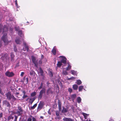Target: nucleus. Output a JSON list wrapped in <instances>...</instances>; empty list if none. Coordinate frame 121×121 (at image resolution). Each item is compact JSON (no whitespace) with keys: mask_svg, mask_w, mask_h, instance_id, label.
<instances>
[{"mask_svg":"<svg viewBox=\"0 0 121 121\" xmlns=\"http://www.w3.org/2000/svg\"><path fill=\"white\" fill-rule=\"evenodd\" d=\"M78 88V86L76 84H74L73 86V88L75 90H77Z\"/></svg>","mask_w":121,"mask_h":121,"instance_id":"obj_20","label":"nucleus"},{"mask_svg":"<svg viewBox=\"0 0 121 121\" xmlns=\"http://www.w3.org/2000/svg\"><path fill=\"white\" fill-rule=\"evenodd\" d=\"M68 91L70 93L72 92V89L70 88H69L68 89Z\"/></svg>","mask_w":121,"mask_h":121,"instance_id":"obj_43","label":"nucleus"},{"mask_svg":"<svg viewBox=\"0 0 121 121\" xmlns=\"http://www.w3.org/2000/svg\"><path fill=\"white\" fill-rule=\"evenodd\" d=\"M68 109L64 107H63V109L62 110L61 112L63 113H65L68 112Z\"/></svg>","mask_w":121,"mask_h":121,"instance_id":"obj_16","label":"nucleus"},{"mask_svg":"<svg viewBox=\"0 0 121 121\" xmlns=\"http://www.w3.org/2000/svg\"><path fill=\"white\" fill-rule=\"evenodd\" d=\"M39 63L40 64H41L42 63V60H40L39 61Z\"/></svg>","mask_w":121,"mask_h":121,"instance_id":"obj_51","label":"nucleus"},{"mask_svg":"<svg viewBox=\"0 0 121 121\" xmlns=\"http://www.w3.org/2000/svg\"><path fill=\"white\" fill-rule=\"evenodd\" d=\"M36 95V92L35 91L31 94V97H34Z\"/></svg>","mask_w":121,"mask_h":121,"instance_id":"obj_32","label":"nucleus"},{"mask_svg":"<svg viewBox=\"0 0 121 121\" xmlns=\"http://www.w3.org/2000/svg\"><path fill=\"white\" fill-rule=\"evenodd\" d=\"M66 58L65 57H64L63 58H62L61 60V63H62L64 64H66Z\"/></svg>","mask_w":121,"mask_h":121,"instance_id":"obj_14","label":"nucleus"},{"mask_svg":"<svg viewBox=\"0 0 121 121\" xmlns=\"http://www.w3.org/2000/svg\"><path fill=\"white\" fill-rule=\"evenodd\" d=\"M25 73L24 72H22L20 74V76L21 77H23L24 74Z\"/></svg>","mask_w":121,"mask_h":121,"instance_id":"obj_46","label":"nucleus"},{"mask_svg":"<svg viewBox=\"0 0 121 121\" xmlns=\"http://www.w3.org/2000/svg\"><path fill=\"white\" fill-rule=\"evenodd\" d=\"M17 110V112H16V114H17L18 116H22L23 111L22 107L20 106H18Z\"/></svg>","mask_w":121,"mask_h":121,"instance_id":"obj_3","label":"nucleus"},{"mask_svg":"<svg viewBox=\"0 0 121 121\" xmlns=\"http://www.w3.org/2000/svg\"><path fill=\"white\" fill-rule=\"evenodd\" d=\"M22 31L21 30H20L18 31V35L21 37H22Z\"/></svg>","mask_w":121,"mask_h":121,"instance_id":"obj_30","label":"nucleus"},{"mask_svg":"<svg viewBox=\"0 0 121 121\" xmlns=\"http://www.w3.org/2000/svg\"><path fill=\"white\" fill-rule=\"evenodd\" d=\"M43 58H44V56L43 55H41V59H43Z\"/></svg>","mask_w":121,"mask_h":121,"instance_id":"obj_56","label":"nucleus"},{"mask_svg":"<svg viewBox=\"0 0 121 121\" xmlns=\"http://www.w3.org/2000/svg\"><path fill=\"white\" fill-rule=\"evenodd\" d=\"M8 28L6 26H4L3 28V34L4 33H7Z\"/></svg>","mask_w":121,"mask_h":121,"instance_id":"obj_13","label":"nucleus"},{"mask_svg":"<svg viewBox=\"0 0 121 121\" xmlns=\"http://www.w3.org/2000/svg\"><path fill=\"white\" fill-rule=\"evenodd\" d=\"M2 26L0 24V33L2 31Z\"/></svg>","mask_w":121,"mask_h":121,"instance_id":"obj_47","label":"nucleus"},{"mask_svg":"<svg viewBox=\"0 0 121 121\" xmlns=\"http://www.w3.org/2000/svg\"><path fill=\"white\" fill-rule=\"evenodd\" d=\"M19 94V93H18V92H17L16 94V95H18Z\"/></svg>","mask_w":121,"mask_h":121,"instance_id":"obj_60","label":"nucleus"},{"mask_svg":"<svg viewBox=\"0 0 121 121\" xmlns=\"http://www.w3.org/2000/svg\"><path fill=\"white\" fill-rule=\"evenodd\" d=\"M56 115L57 116H59V112L58 111H57L56 112Z\"/></svg>","mask_w":121,"mask_h":121,"instance_id":"obj_40","label":"nucleus"},{"mask_svg":"<svg viewBox=\"0 0 121 121\" xmlns=\"http://www.w3.org/2000/svg\"><path fill=\"white\" fill-rule=\"evenodd\" d=\"M23 45L24 46V47L25 48H23V50L24 51H25L26 50L27 52H28L29 50V48L28 46L27 45L26 43L24 42L23 43Z\"/></svg>","mask_w":121,"mask_h":121,"instance_id":"obj_9","label":"nucleus"},{"mask_svg":"<svg viewBox=\"0 0 121 121\" xmlns=\"http://www.w3.org/2000/svg\"><path fill=\"white\" fill-rule=\"evenodd\" d=\"M21 82H24V81H22L21 80Z\"/></svg>","mask_w":121,"mask_h":121,"instance_id":"obj_61","label":"nucleus"},{"mask_svg":"<svg viewBox=\"0 0 121 121\" xmlns=\"http://www.w3.org/2000/svg\"><path fill=\"white\" fill-rule=\"evenodd\" d=\"M70 78H71V80H74L75 79V78L73 77H71Z\"/></svg>","mask_w":121,"mask_h":121,"instance_id":"obj_53","label":"nucleus"},{"mask_svg":"<svg viewBox=\"0 0 121 121\" xmlns=\"http://www.w3.org/2000/svg\"><path fill=\"white\" fill-rule=\"evenodd\" d=\"M5 95L7 99L9 100H10L12 99V101L14 102L16 100V99L14 97V95L11 94V92H10L6 93Z\"/></svg>","mask_w":121,"mask_h":121,"instance_id":"obj_2","label":"nucleus"},{"mask_svg":"<svg viewBox=\"0 0 121 121\" xmlns=\"http://www.w3.org/2000/svg\"><path fill=\"white\" fill-rule=\"evenodd\" d=\"M58 104L59 109L60 110L61 109V104L59 99L58 101Z\"/></svg>","mask_w":121,"mask_h":121,"instance_id":"obj_17","label":"nucleus"},{"mask_svg":"<svg viewBox=\"0 0 121 121\" xmlns=\"http://www.w3.org/2000/svg\"><path fill=\"white\" fill-rule=\"evenodd\" d=\"M14 117L13 116L12 114H11L8 117V119L9 120H10L12 119L13 120V119Z\"/></svg>","mask_w":121,"mask_h":121,"instance_id":"obj_24","label":"nucleus"},{"mask_svg":"<svg viewBox=\"0 0 121 121\" xmlns=\"http://www.w3.org/2000/svg\"><path fill=\"white\" fill-rule=\"evenodd\" d=\"M82 83L81 81L80 80H78L77 81V83L78 85H80Z\"/></svg>","mask_w":121,"mask_h":121,"instance_id":"obj_29","label":"nucleus"},{"mask_svg":"<svg viewBox=\"0 0 121 121\" xmlns=\"http://www.w3.org/2000/svg\"><path fill=\"white\" fill-rule=\"evenodd\" d=\"M35 99V97L33 98H31L29 99V103L30 104H32Z\"/></svg>","mask_w":121,"mask_h":121,"instance_id":"obj_11","label":"nucleus"},{"mask_svg":"<svg viewBox=\"0 0 121 121\" xmlns=\"http://www.w3.org/2000/svg\"><path fill=\"white\" fill-rule=\"evenodd\" d=\"M63 120L64 121H73V120L70 118L65 117L63 118Z\"/></svg>","mask_w":121,"mask_h":121,"instance_id":"obj_12","label":"nucleus"},{"mask_svg":"<svg viewBox=\"0 0 121 121\" xmlns=\"http://www.w3.org/2000/svg\"><path fill=\"white\" fill-rule=\"evenodd\" d=\"M43 95H41L39 94L38 97V99L39 100L41 99L43 97Z\"/></svg>","mask_w":121,"mask_h":121,"instance_id":"obj_36","label":"nucleus"},{"mask_svg":"<svg viewBox=\"0 0 121 121\" xmlns=\"http://www.w3.org/2000/svg\"><path fill=\"white\" fill-rule=\"evenodd\" d=\"M44 105L43 103V102H40L38 104L37 109V111H39L42 109Z\"/></svg>","mask_w":121,"mask_h":121,"instance_id":"obj_5","label":"nucleus"},{"mask_svg":"<svg viewBox=\"0 0 121 121\" xmlns=\"http://www.w3.org/2000/svg\"><path fill=\"white\" fill-rule=\"evenodd\" d=\"M72 99L73 100H74V99L76 98V95L75 94H74L72 95L71 96Z\"/></svg>","mask_w":121,"mask_h":121,"instance_id":"obj_27","label":"nucleus"},{"mask_svg":"<svg viewBox=\"0 0 121 121\" xmlns=\"http://www.w3.org/2000/svg\"><path fill=\"white\" fill-rule=\"evenodd\" d=\"M2 46V44H0V47H1Z\"/></svg>","mask_w":121,"mask_h":121,"instance_id":"obj_62","label":"nucleus"},{"mask_svg":"<svg viewBox=\"0 0 121 121\" xmlns=\"http://www.w3.org/2000/svg\"><path fill=\"white\" fill-rule=\"evenodd\" d=\"M53 88L52 87H49L47 91V95H49L50 94H52L54 92Z\"/></svg>","mask_w":121,"mask_h":121,"instance_id":"obj_4","label":"nucleus"},{"mask_svg":"<svg viewBox=\"0 0 121 121\" xmlns=\"http://www.w3.org/2000/svg\"><path fill=\"white\" fill-rule=\"evenodd\" d=\"M83 86H79L78 88V91H82V90L83 88Z\"/></svg>","mask_w":121,"mask_h":121,"instance_id":"obj_26","label":"nucleus"},{"mask_svg":"<svg viewBox=\"0 0 121 121\" xmlns=\"http://www.w3.org/2000/svg\"><path fill=\"white\" fill-rule=\"evenodd\" d=\"M37 103H36L35 104H34V105L32 106H31L30 107V108L31 109H34L37 106Z\"/></svg>","mask_w":121,"mask_h":121,"instance_id":"obj_28","label":"nucleus"},{"mask_svg":"<svg viewBox=\"0 0 121 121\" xmlns=\"http://www.w3.org/2000/svg\"><path fill=\"white\" fill-rule=\"evenodd\" d=\"M81 99L80 97H78L77 99V102L78 103H80L81 101Z\"/></svg>","mask_w":121,"mask_h":121,"instance_id":"obj_25","label":"nucleus"},{"mask_svg":"<svg viewBox=\"0 0 121 121\" xmlns=\"http://www.w3.org/2000/svg\"><path fill=\"white\" fill-rule=\"evenodd\" d=\"M3 104L6 106L7 107L10 108L11 107V105L9 102L7 100H5L3 101Z\"/></svg>","mask_w":121,"mask_h":121,"instance_id":"obj_8","label":"nucleus"},{"mask_svg":"<svg viewBox=\"0 0 121 121\" xmlns=\"http://www.w3.org/2000/svg\"><path fill=\"white\" fill-rule=\"evenodd\" d=\"M28 96L26 95V94L24 95L22 97V98L23 99H24L27 97Z\"/></svg>","mask_w":121,"mask_h":121,"instance_id":"obj_44","label":"nucleus"},{"mask_svg":"<svg viewBox=\"0 0 121 121\" xmlns=\"http://www.w3.org/2000/svg\"><path fill=\"white\" fill-rule=\"evenodd\" d=\"M11 56L12 59L15 56L13 54V53H12L11 54Z\"/></svg>","mask_w":121,"mask_h":121,"instance_id":"obj_45","label":"nucleus"},{"mask_svg":"<svg viewBox=\"0 0 121 121\" xmlns=\"http://www.w3.org/2000/svg\"><path fill=\"white\" fill-rule=\"evenodd\" d=\"M49 75L51 77H52L53 76V74L52 72L51 71H49Z\"/></svg>","mask_w":121,"mask_h":121,"instance_id":"obj_37","label":"nucleus"},{"mask_svg":"<svg viewBox=\"0 0 121 121\" xmlns=\"http://www.w3.org/2000/svg\"><path fill=\"white\" fill-rule=\"evenodd\" d=\"M11 112H13V114H16V112H13L12 111H11Z\"/></svg>","mask_w":121,"mask_h":121,"instance_id":"obj_59","label":"nucleus"},{"mask_svg":"<svg viewBox=\"0 0 121 121\" xmlns=\"http://www.w3.org/2000/svg\"><path fill=\"white\" fill-rule=\"evenodd\" d=\"M32 60L33 63L35 64V67H37L38 66V62L37 60H36L35 57L34 56L32 57Z\"/></svg>","mask_w":121,"mask_h":121,"instance_id":"obj_6","label":"nucleus"},{"mask_svg":"<svg viewBox=\"0 0 121 121\" xmlns=\"http://www.w3.org/2000/svg\"><path fill=\"white\" fill-rule=\"evenodd\" d=\"M14 51L16 52L17 51V49L16 48V46L15 45H14Z\"/></svg>","mask_w":121,"mask_h":121,"instance_id":"obj_41","label":"nucleus"},{"mask_svg":"<svg viewBox=\"0 0 121 121\" xmlns=\"http://www.w3.org/2000/svg\"><path fill=\"white\" fill-rule=\"evenodd\" d=\"M15 42L17 44H20L21 43V42L20 40V38L17 37L15 39Z\"/></svg>","mask_w":121,"mask_h":121,"instance_id":"obj_10","label":"nucleus"},{"mask_svg":"<svg viewBox=\"0 0 121 121\" xmlns=\"http://www.w3.org/2000/svg\"><path fill=\"white\" fill-rule=\"evenodd\" d=\"M3 116V113H0V118L2 117Z\"/></svg>","mask_w":121,"mask_h":121,"instance_id":"obj_50","label":"nucleus"},{"mask_svg":"<svg viewBox=\"0 0 121 121\" xmlns=\"http://www.w3.org/2000/svg\"><path fill=\"white\" fill-rule=\"evenodd\" d=\"M82 115H83L84 116V117L85 119H86V117H87V114L85 113H83Z\"/></svg>","mask_w":121,"mask_h":121,"instance_id":"obj_38","label":"nucleus"},{"mask_svg":"<svg viewBox=\"0 0 121 121\" xmlns=\"http://www.w3.org/2000/svg\"><path fill=\"white\" fill-rule=\"evenodd\" d=\"M15 4L16 6H18V4L17 3V0H16L15 1Z\"/></svg>","mask_w":121,"mask_h":121,"instance_id":"obj_49","label":"nucleus"},{"mask_svg":"<svg viewBox=\"0 0 121 121\" xmlns=\"http://www.w3.org/2000/svg\"><path fill=\"white\" fill-rule=\"evenodd\" d=\"M5 75L9 77H12L14 75V74L13 72H10L7 71L5 73Z\"/></svg>","mask_w":121,"mask_h":121,"instance_id":"obj_7","label":"nucleus"},{"mask_svg":"<svg viewBox=\"0 0 121 121\" xmlns=\"http://www.w3.org/2000/svg\"><path fill=\"white\" fill-rule=\"evenodd\" d=\"M0 93L1 94H2L3 93V92L2 91L1 89L0 88Z\"/></svg>","mask_w":121,"mask_h":121,"instance_id":"obj_54","label":"nucleus"},{"mask_svg":"<svg viewBox=\"0 0 121 121\" xmlns=\"http://www.w3.org/2000/svg\"><path fill=\"white\" fill-rule=\"evenodd\" d=\"M22 121H25V120H22Z\"/></svg>","mask_w":121,"mask_h":121,"instance_id":"obj_64","label":"nucleus"},{"mask_svg":"<svg viewBox=\"0 0 121 121\" xmlns=\"http://www.w3.org/2000/svg\"><path fill=\"white\" fill-rule=\"evenodd\" d=\"M62 65V64L61 62L60 61H59L57 63V67H60Z\"/></svg>","mask_w":121,"mask_h":121,"instance_id":"obj_23","label":"nucleus"},{"mask_svg":"<svg viewBox=\"0 0 121 121\" xmlns=\"http://www.w3.org/2000/svg\"><path fill=\"white\" fill-rule=\"evenodd\" d=\"M62 74L65 75H66L68 74V73L66 71L63 70L62 72Z\"/></svg>","mask_w":121,"mask_h":121,"instance_id":"obj_35","label":"nucleus"},{"mask_svg":"<svg viewBox=\"0 0 121 121\" xmlns=\"http://www.w3.org/2000/svg\"><path fill=\"white\" fill-rule=\"evenodd\" d=\"M40 118L42 119H43V116H41L40 117Z\"/></svg>","mask_w":121,"mask_h":121,"instance_id":"obj_58","label":"nucleus"},{"mask_svg":"<svg viewBox=\"0 0 121 121\" xmlns=\"http://www.w3.org/2000/svg\"><path fill=\"white\" fill-rule=\"evenodd\" d=\"M71 72L72 74L76 75H77V72L76 71H75L74 70H71Z\"/></svg>","mask_w":121,"mask_h":121,"instance_id":"obj_21","label":"nucleus"},{"mask_svg":"<svg viewBox=\"0 0 121 121\" xmlns=\"http://www.w3.org/2000/svg\"><path fill=\"white\" fill-rule=\"evenodd\" d=\"M39 70V73L40 74L41 76H44L43 71L41 68H40Z\"/></svg>","mask_w":121,"mask_h":121,"instance_id":"obj_18","label":"nucleus"},{"mask_svg":"<svg viewBox=\"0 0 121 121\" xmlns=\"http://www.w3.org/2000/svg\"><path fill=\"white\" fill-rule=\"evenodd\" d=\"M1 40L4 42V45H7L11 42V41H9L8 39L7 34V33H4L1 38Z\"/></svg>","mask_w":121,"mask_h":121,"instance_id":"obj_1","label":"nucleus"},{"mask_svg":"<svg viewBox=\"0 0 121 121\" xmlns=\"http://www.w3.org/2000/svg\"><path fill=\"white\" fill-rule=\"evenodd\" d=\"M32 121H36V119L35 118L32 117Z\"/></svg>","mask_w":121,"mask_h":121,"instance_id":"obj_48","label":"nucleus"},{"mask_svg":"<svg viewBox=\"0 0 121 121\" xmlns=\"http://www.w3.org/2000/svg\"><path fill=\"white\" fill-rule=\"evenodd\" d=\"M57 88L59 89V87L58 86H57Z\"/></svg>","mask_w":121,"mask_h":121,"instance_id":"obj_63","label":"nucleus"},{"mask_svg":"<svg viewBox=\"0 0 121 121\" xmlns=\"http://www.w3.org/2000/svg\"><path fill=\"white\" fill-rule=\"evenodd\" d=\"M43 83L42 82L41 83V85L40 86L38 87V89H40L42 88L43 86Z\"/></svg>","mask_w":121,"mask_h":121,"instance_id":"obj_31","label":"nucleus"},{"mask_svg":"<svg viewBox=\"0 0 121 121\" xmlns=\"http://www.w3.org/2000/svg\"><path fill=\"white\" fill-rule=\"evenodd\" d=\"M35 73V72L34 71L32 70L30 71V75H32Z\"/></svg>","mask_w":121,"mask_h":121,"instance_id":"obj_34","label":"nucleus"},{"mask_svg":"<svg viewBox=\"0 0 121 121\" xmlns=\"http://www.w3.org/2000/svg\"><path fill=\"white\" fill-rule=\"evenodd\" d=\"M68 65V67L66 68L67 71H69L71 69V66L70 65V63L68 62L67 63Z\"/></svg>","mask_w":121,"mask_h":121,"instance_id":"obj_15","label":"nucleus"},{"mask_svg":"<svg viewBox=\"0 0 121 121\" xmlns=\"http://www.w3.org/2000/svg\"><path fill=\"white\" fill-rule=\"evenodd\" d=\"M45 88L43 89L40 91L39 94L43 95V94L45 92Z\"/></svg>","mask_w":121,"mask_h":121,"instance_id":"obj_19","label":"nucleus"},{"mask_svg":"<svg viewBox=\"0 0 121 121\" xmlns=\"http://www.w3.org/2000/svg\"><path fill=\"white\" fill-rule=\"evenodd\" d=\"M25 82H26V84H27L28 82L29 78H25Z\"/></svg>","mask_w":121,"mask_h":121,"instance_id":"obj_42","label":"nucleus"},{"mask_svg":"<svg viewBox=\"0 0 121 121\" xmlns=\"http://www.w3.org/2000/svg\"><path fill=\"white\" fill-rule=\"evenodd\" d=\"M18 118V116L16 115L14 116V121H17V119Z\"/></svg>","mask_w":121,"mask_h":121,"instance_id":"obj_39","label":"nucleus"},{"mask_svg":"<svg viewBox=\"0 0 121 121\" xmlns=\"http://www.w3.org/2000/svg\"><path fill=\"white\" fill-rule=\"evenodd\" d=\"M32 116L30 115V117H29L27 119V121H32V119L31 118H32Z\"/></svg>","mask_w":121,"mask_h":121,"instance_id":"obj_33","label":"nucleus"},{"mask_svg":"<svg viewBox=\"0 0 121 121\" xmlns=\"http://www.w3.org/2000/svg\"><path fill=\"white\" fill-rule=\"evenodd\" d=\"M21 91L22 92V93L24 95L26 94V92L25 91L22 90Z\"/></svg>","mask_w":121,"mask_h":121,"instance_id":"obj_55","label":"nucleus"},{"mask_svg":"<svg viewBox=\"0 0 121 121\" xmlns=\"http://www.w3.org/2000/svg\"><path fill=\"white\" fill-rule=\"evenodd\" d=\"M47 85H49L50 84V83L48 81L47 82Z\"/></svg>","mask_w":121,"mask_h":121,"instance_id":"obj_57","label":"nucleus"},{"mask_svg":"<svg viewBox=\"0 0 121 121\" xmlns=\"http://www.w3.org/2000/svg\"><path fill=\"white\" fill-rule=\"evenodd\" d=\"M19 66V63H17L16 65V67H17Z\"/></svg>","mask_w":121,"mask_h":121,"instance_id":"obj_52","label":"nucleus"},{"mask_svg":"<svg viewBox=\"0 0 121 121\" xmlns=\"http://www.w3.org/2000/svg\"><path fill=\"white\" fill-rule=\"evenodd\" d=\"M52 52L53 55H56V51L55 48H53L52 51Z\"/></svg>","mask_w":121,"mask_h":121,"instance_id":"obj_22","label":"nucleus"}]
</instances>
